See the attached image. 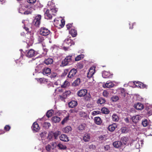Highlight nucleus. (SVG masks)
<instances>
[{
    "label": "nucleus",
    "instance_id": "1",
    "mask_svg": "<svg viewBox=\"0 0 152 152\" xmlns=\"http://www.w3.org/2000/svg\"><path fill=\"white\" fill-rule=\"evenodd\" d=\"M72 56H67L62 61L61 65L63 66H65L69 64V63H72L73 61L72 58Z\"/></svg>",
    "mask_w": 152,
    "mask_h": 152
},
{
    "label": "nucleus",
    "instance_id": "2",
    "mask_svg": "<svg viewBox=\"0 0 152 152\" xmlns=\"http://www.w3.org/2000/svg\"><path fill=\"white\" fill-rule=\"evenodd\" d=\"M39 33L41 35L45 37L49 35L50 33V31L46 27H43L40 28Z\"/></svg>",
    "mask_w": 152,
    "mask_h": 152
},
{
    "label": "nucleus",
    "instance_id": "3",
    "mask_svg": "<svg viewBox=\"0 0 152 152\" xmlns=\"http://www.w3.org/2000/svg\"><path fill=\"white\" fill-rule=\"evenodd\" d=\"M77 70L76 69L73 68L69 72L67 76V77L71 79L74 78L76 76Z\"/></svg>",
    "mask_w": 152,
    "mask_h": 152
},
{
    "label": "nucleus",
    "instance_id": "4",
    "mask_svg": "<svg viewBox=\"0 0 152 152\" xmlns=\"http://www.w3.org/2000/svg\"><path fill=\"white\" fill-rule=\"evenodd\" d=\"M41 16L40 15H38L36 16L35 19L34 20L33 23V24L36 27H39L40 23Z\"/></svg>",
    "mask_w": 152,
    "mask_h": 152
},
{
    "label": "nucleus",
    "instance_id": "5",
    "mask_svg": "<svg viewBox=\"0 0 152 152\" xmlns=\"http://www.w3.org/2000/svg\"><path fill=\"white\" fill-rule=\"evenodd\" d=\"M54 21L55 22V25L57 27L60 26L62 28L65 25V20L63 19H62L60 21L54 20Z\"/></svg>",
    "mask_w": 152,
    "mask_h": 152
},
{
    "label": "nucleus",
    "instance_id": "6",
    "mask_svg": "<svg viewBox=\"0 0 152 152\" xmlns=\"http://www.w3.org/2000/svg\"><path fill=\"white\" fill-rule=\"evenodd\" d=\"M35 55H36L35 51L32 49H30L28 51H27V53L26 54V57L29 58L34 56Z\"/></svg>",
    "mask_w": 152,
    "mask_h": 152
},
{
    "label": "nucleus",
    "instance_id": "7",
    "mask_svg": "<svg viewBox=\"0 0 152 152\" xmlns=\"http://www.w3.org/2000/svg\"><path fill=\"white\" fill-rule=\"evenodd\" d=\"M134 84L136 86L140 88H145L147 89V88L148 86L145 84L143 83L138 81H134L133 82Z\"/></svg>",
    "mask_w": 152,
    "mask_h": 152
},
{
    "label": "nucleus",
    "instance_id": "8",
    "mask_svg": "<svg viewBox=\"0 0 152 152\" xmlns=\"http://www.w3.org/2000/svg\"><path fill=\"white\" fill-rule=\"evenodd\" d=\"M45 10H46L44 14L45 18L48 19H51L53 15L52 14L50 10L48 9L46 10L44 9V11H45Z\"/></svg>",
    "mask_w": 152,
    "mask_h": 152
},
{
    "label": "nucleus",
    "instance_id": "9",
    "mask_svg": "<svg viewBox=\"0 0 152 152\" xmlns=\"http://www.w3.org/2000/svg\"><path fill=\"white\" fill-rule=\"evenodd\" d=\"M102 76L105 78H112L113 77V74L109 72L104 71L102 73Z\"/></svg>",
    "mask_w": 152,
    "mask_h": 152
},
{
    "label": "nucleus",
    "instance_id": "10",
    "mask_svg": "<svg viewBox=\"0 0 152 152\" xmlns=\"http://www.w3.org/2000/svg\"><path fill=\"white\" fill-rule=\"evenodd\" d=\"M87 91L86 89H81L78 91L77 94L80 97L85 96L87 93Z\"/></svg>",
    "mask_w": 152,
    "mask_h": 152
},
{
    "label": "nucleus",
    "instance_id": "11",
    "mask_svg": "<svg viewBox=\"0 0 152 152\" xmlns=\"http://www.w3.org/2000/svg\"><path fill=\"white\" fill-rule=\"evenodd\" d=\"M31 128L33 131L35 132H37L40 129L39 125L36 122L33 123Z\"/></svg>",
    "mask_w": 152,
    "mask_h": 152
},
{
    "label": "nucleus",
    "instance_id": "12",
    "mask_svg": "<svg viewBox=\"0 0 152 152\" xmlns=\"http://www.w3.org/2000/svg\"><path fill=\"white\" fill-rule=\"evenodd\" d=\"M141 116L137 115L135 116H132L131 118L132 121L134 123L136 124L140 120V119Z\"/></svg>",
    "mask_w": 152,
    "mask_h": 152
},
{
    "label": "nucleus",
    "instance_id": "13",
    "mask_svg": "<svg viewBox=\"0 0 152 152\" xmlns=\"http://www.w3.org/2000/svg\"><path fill=\"white\" fill-rule=\"evenodd\" d=\"M134 108L138 110H141L144 108L143 104L140 103H137L134 105Z\"/></svg>",
    "mask_w": 152,
    "mask_h": 152
},
{
    "label": "nucleus",
    "instance_id": "14",
    "mask_svg": "<svg viewBox=\"0 0 152 152\" xmlns=\"http://www.w3.org/2000/svg\"><path fill=\"white\" fill-rule=\"evenodd\" d=\"M53 61L52 58H48L45 60L43 62L44 64L47 65H51L53 63Z\"/></svg>",
    "mask_w": 152,
    "mask_h": 152
},
{
    "label": "nucleus",
    "instance_id": "15",
    "mask_svg": "<svg viewBox=\"0 0 152 152\" xmlns=\"http://www.w3.org/2000/svg\"><path fill=\"white\" fill-rule=\"evenodd\" d=\"M113 145L115 148H118L121 147L123 145V144L120 141H116L113 142Z\"/></svg>",
    "mask_w": 152,
    "mask_h": 152
},
{
    "label": "nucleus",
    "instance_id": "16",
    "mask_svg": "<svg viewBox=\"0 0 152 152\" xmlns=\"http://www.w3.org/2000/svg\"><path fill=\"white\" fill-rule=\"evenodd\" d=\"M77 104V102L76 101L74 100L71 101L68 103L69 107L71 108H74L76 107Z\"/></svg>",
    "mask_w": 152,
    "mask_h": 152
},
{
    "label": "nucleus",
    "instance_id": "17",
    "mask_svg": "<svg viewBox=\"0 0 152 152\" xmlns=\"http://www.w3.org/2000/svg\"><path fill=\"white\" fill-rule=\"evenodd\" d=\"M60 140L64 142H67L69 141V139L67 136L65 134H62L59 137Z\"/></svg>",
    "mask_w": 152,
    "mask_h": 152
},
{
    "label": "nucleus",
    "instance_id": "18",
    "mask_svg": "<svg viewBox=\"0 0 152 152\" xmlns=\"http://www.w3.org/2000/svg\"><path fill=\"white\" fill-rule=\"evenodd\" d=\"M119 94L121 95L122 97H125L126 96V90L124 88H120L118 90Z\"/></svg>",
    "mask_w": 152,
    "mask_h": 152
},
{
    "label": "nucleus",
    "instance_id": "19",
    "mask_svg": "<svg viewBox=\"0 0 152 152\" xmlns=\"http://www.w3.org/2000/svg\"><path fill=\"white\" fill-rule=\"evenodd\" d=\"M42 73L44 75L48 74L51 73V70L49 68H44L42 70Z\"/></svg>",
    "mask_w": 152,
    "mask_h": 152
},
{
    "label": "nucleus",
    "instance_id": "20",
    "mask_svg": "<svg viewBox=\"0 0 152 152\" xmlns=\"http://www.w3.org/2000/svg\"><path fill=\"white\" fill-rule=\"evenodd\" d=\"M117 127V125L115 124H113L109 126L108 129L110 132L113 131Z\"/></svg>",
    "mask_w": 152,
    "mask_h": 152
},
{
    "label": "nucleus",
    "instance_id": "21",
    "mask_svg": "<svg viewBox=\"0 0 152 152\" xmlns=\"http://www.w3.org/2000/svg\"><path fill=\"white\" fill-rule=\"evenodd\" d=\"M108 82V81H107L104 85L103 86V87L107 88H111L113 87L114 86V84L112 82Z\"/></svg>",
    "mask_w": 152,
    "mask_h": 152
},
{
    "label": "nucleus",
    "instance_id": "22",
    "mask_svg": "<svg viewBox=\"0 0 152 152\" xmlns=\"http://www.w3.org/2000/svg\"><path fill=\"white\" fill-rule=\"evenodd\" d=\"M69 33L73 37H75L77 35V30L75 29H71L69 31Z\"/></svg>",
    "mask_w": 152,
    "mask_h": 152
},
{
    "label": "nucleus",
    "instance_id": "23",
    "mask_svg": "<svg viewBox=\"0 0 152 152\" xmlns=\"http://www.w3.org/2000/svg\"><path fill=\"white\" fill-rule=\"evenodd\" d=\"M72 130V128L70 126H67L64 128L63 131V132L65 133H68L71 132Z\"/></svg>",
    "mask_w": 152,
    "mask_h": 152
},
{
    "label": "nucleus",
    "instance_id": "24",
    "mask_svg": "<svg viewBox=\"0 0 152 152\" xmlns=\"http://www.w3.org/2000/svg\"><path fill=\"white\" fill-rule=\"evenodd\" d=\"M94 121L95 123L97 125H100L102 122L101 119L99 117H95Z\"/></svg>",
    "mask_w": 152,
    "mask_h": 152
},
{
    "label": "nucleus",
    "instance_id": "25",
    "mask_svg": "<svg viewBox=\"0 0 152 152\" xmlns=\"http://www.w3.org/2000/svg\"><path fill=\"white\" fill-rule=\"evenodd\" d=\"M80 79L79 78H77L72 83V85L73 86H78L80 84Z\"/></svg>",
    "mask_w": 152,
    "mask_h": 152
},
{
    "label": "nucleus",
    "instance_id": "26",
    "mask_svg": "<svg viewBox=\"0 0 152 152\" xmlns=\"http://www.w3.org/2000/svg\"><path fill=\"white\" fill-rule=\"evenodd\" d=\"M60 118L57 116H54L52 118V121L55 123H58L60 121Z\"/></svg>",
    "mask_w": 152,
    "mask_h": 152
},
{
    "label": "nucleus",
    "instance_id": "27",
    "mask_svg": "<svg viewBox=\"0 0 152 152\" xmlns=\"http://www.w3.org/2000/svg\"><path fill=\"white\" fill-rule=\"evenodd\" d=\"M101 112L104 114H108L110 112L109 110L106 107H103L101 109Z\"/></svg>",
    "mask_w": 152,
    "mask_h": 152
},
{
    "label": "nucleus",
    "instance_id": "28",
    "mask_svg": "<svg viewBox=\"0 0 152 152\" xmlns=\"http://www.w3.org/2000/svg\"><path fill=\"white\" fill-rule=\"evenodd\" d=\"M84 96V100L85 101L89 102L90 101L91 99V95L88 94H86Z\"/></svg>",
    "mask_w": 152,
    "mask_h": 152
},
{
    "label": "nucleus",
    "instance_id": "29",
    "mask_svg": "<svg viewBox=\"0 0 152 152\" xmlns=\"http://www.w3.org/2000/svg\"><path fill=\"white\" fill-rule=\"evenodd\" d=\"M90 137L89 134H85L84 135L83 137V140L86 142H88L90 140Z\"/></svg>",
    "mask_w": 152,
    "mask_h": 152
},
{
    "label": "nucleus",
    "instance_id": "30",
    "mask_svg": "<svg viewBox=\"0 0 152 152\" xmlns=\"http://www.w3.org/2000/svg\"><path fill=\"white\" fill-rule=\"evenodd\" d=\"M41 83H45L48 82V79L44 78H40L37 79Z\"/></svg>",
    "mask_w": 152,
    "mask_h": 152
},
{
    "label": "nucleus",
    "instance_id": "31",
    "mask_svg": "<svg viewBox=\"0 0 152 152\" xmlns=\"http://www.w3.org/2000/svg\"><path fill=\"white\" fill-rule=\"evenodd\" d=\"M105 102V99L102 97H100L97 100V103L98 104H100L104 103Z\"/></svg>",
    "mask_w": 152,
    "mask_h": 152
},
{
    "label": "nucleus",
    "instance_id": "32",
    "mask_svg": "<svg viewBox=\"0 0 152 152\" xmlns=\"http://www.w3.org/2000/svg\"><path fill=\"white\" fill-rule=\"evenodd\" d=\"M128 140V138L126 137H122L121 138L120 142H122L123 145H126L127 142Z\"/></svg>",
    "mask_w": 152,
    "mask_h": 152
},
{
    "label": "nucleus",
    "instance_id": "33",
    "mask_svg": "<svg viewBox=\"0 0 152 152\" xmlns=\"http://www.w3.org/2000/svg\"><path fill=\"white\" fill-rule=\"evenodd\" d=\"M50 10L53 15H55L56 14L58 9L54 7L51 8V9H50Z\"/></svg>",
    "mask_w": 152,
    "mask_h": 152
},
{
    "label": "nucleus",
    "instance_id": "34",
    "mask_svg": "<svg viewBox=\"0 0 152 152\" xmlns=\"http://www.w3.org/2000/svg\"><path fill=\"white\" fill-rule=\"evenodd\" d=\"M84 56L83 54H81L77 56L75 58V61H78L81 59L83 58L84 57Z\"/></svg>",
    "mask_w": 152,
    "mask_h": 152
},
{
    "label": "nucleus",
    "instance_id": "35",
    "mask_svg": "<svg viewBox=\"0 0 152 152\" xmlns=\"http://www.w3.org/2000/svg\"><path fill=\"white\" fill-rule=\"evenodd\" d=\"M47 5L50 9L51 8H53L55 7V3L52 1H49L48 2Z\"/></svg>",
    "mask_w": 152,
    "mask_h": 152
},
{
    "label": "nucleus",
    "instance_id": "36",
    "mask_svg": "<svg viewBox=\"0 0 152 152\" xmlns=\"http://www.w3.org/2000/svg\"><path fill=\"white\" fill-rule=\"evenodd\" d=\"M53 113V111L52 110H49L47 113L46 116L49 118L52 116Z\"/></svg>",
    "mask_w": 152,
    "mask_h": 152
},
{
    "label": "nucleus",
    "instance_id": "37",
    "mask_svg": "<svg viewBox=\"0 0 152 152\" xmlns=\"http://www.w3.org/2000/svg\"><path fill=\"white\" fill-rule=\"evenodd\" d=\"M142 124L144 127H146L149 124V121L147 119H145L142 121Z\"/></svg>",
    "mask_w": 152,
    "mask_h": 152
},
{
    "label": "nucleus",
    "instance_id": "38",
    "mask_svg": "<svg viewBox=\"0 0 152 152\" xmlns=\"http://www.w3.org/2000/svg\"><path fill=\"white\" fill-rule=\"evenodd\" d=\"M71 92L69 91H65L63 94V97L64 99H66L68 96L71 94Z\"/></svg>",
    "mask_w": 152,
    "mask_h": 152
},
{
    "label": "nucleus",
    "instance_id": "39",
    "mask_svg": "<svg viewBox=\"0 0 152 152\" xmlns=\"http://www.w3.org/2000/svg\"><path fill=\"white\" fill-rule=\"evenodd\" d=\"M112 120L114 121H117L118 120V116L115 114H113L112 116Z\"/></svg>",
    "mask_w": 152,
    "mask_h": 152
},
{
    "label": "nucleus",
    "instance_id": "40",
    "mask_svg": "<svg viewBox=\"0 0 152 152\" xmlns=\"http://www.w3.org/2000/svg\"><path fill=\"white\" fill-rule=\"evenodd\" d=\"M58 147L59 148V149L61 150L66 149V147L65 145H63L61 143H59L58 144Z\"/></svg>",
    "mask_w": 152,
    "mask_h": 152
},
{
    "label": "nucleus",
    "instance_id": "41",
    "mask_svg": "<svg viewBox=\"0 0 152 152\" xmlns=\"http://www.w3.org/2000/svg\"><path fill=\"white\" fill-rule=\"evenodd\" d=\"M69 116H66L61 121V123L62 125L64 124L65 123H66L69 120Z\"/></svg>",
    "mask_w": 152,
    "mask_h": 152
},
{
    "label": "nucleus",
    "instance_id": "42",
    "mask_svg": "<svg viewBox=\"0 0 152 152\" xmlns=\"http://www.w3.org/2000/svg\"><path fill=\"white\" fill-rule=\"evenodd\" d=\"M60 133L59 132H53V138L55 139H56L58 136L60 134Z\"/></svg>",
    "mask_w": 152,
    "mask_h": 152
},
{
    "label": "nucleus",
    "instance_id": "43",
    "mask_svg": "<svg viewBox=\"0 0 152 152\" xmlns=\"http://www.w3.org/2000/svg\"><path fill=\"white\" fill-rule=\"evenodd\" d=\"M50 73L51 75L50 76V77L52 79H54L57 76V74L56 73L52 72Z\"/></svg>",
    "mask_w": 152,
    "mask_h": 152
},
{
    "label": "nucleus",
    "instance_id": "44",
    "mask_svg": "<svg viewBox=\"0 0 152 152\" xmlns=\"http://www.w3.org/2000/svg\"><path fill=\"white\" fill-rule=\"evenodd\" d=\"M53 137V132H49L48 137V139L50 140H51Z\"/></svg>",
    "mask_w": 152,
    "mask_h": 152
},
{
    "label": "nucleus",
    "instance_id": "45",
    "mask_svg": "<svg viewBox=\"0 0 152 152\" xmlns=\"http://www.w3.org/2000/svg\"><path fill=\"white\" fill-rule=\"evenodd\" d=\"M51 126V124L49 122H45L44 124V126L46 128L48 129Z\"/></svg>",
    "mask_w": 152,
    "mask_h": 152
},
{
    "label": "nucleus",
    "instance_id": "46",
    "mask_svg": "<svg viewBox=\"0 0 152 152\" xmlns=\"http://www.w3.org/2000/svg\"><path fill=\"white\" fill-rule=\"evenodd\" d=\"M85 126L84 124H81L78 127V129L80 130H83L84 129Z\"/></svg>",
    "mask_w": 152,
    "mask_h": 152
},
{
    "label": "nucleus",
    "instance_id": "47",
    "mask_svg": "<svg viewBox=\"0 0 152 152\" xmlns=\"http://www.w3.org/2000/svg\"><path fill=\"white\" fill-rule=\"evenodd\" d=\"M112 99L113 102H115L119 99V97L117 96H113L112 97Z\"/></svg>",
    "mask_w": 152,
    "mask_h": 152
},
{
    "label": "nucleus",
    "instance_id": "48",
    "mask_svg": "<svg viewBox=\"0 0 152 152\" xmlns=\"http://www.w3.org/2000/svg\"><path fill=\"white\" fill-rule=\"evenodd\" d=\"M11 128L10 126L9 125H6L4 127V130L6 131H8L10 130Z\"/></svg>",
    "mask_w": 152,
    "mask_h": 152
},
{
    "label": "nucleus",
    "instance_id": "49",
    "mask_svg": "<svg viewBox=\"0 0 152 152\" xmlns=\"http://www.w3.org/2000/svg\"><path fill=\"white\" fill-rule=\"evenodd\" d=\"M37 40L39 43H41L43 41L44 39L42 37L39 36L38 37Z\"/></svg>",
    "mask_w": 152,
    "mask_h": 152
},
{
    "label": "nucleus",
    "instance_id": "50",
    "mask_svg": "<svg viewBox=\"0 0 152 152\" xmlns=\"http://www.w3.org/2000/svg\"><path fill=\"white\" fill-rule=\"evenodd\" d=\"M101 112L99 111H94L92 113V115H95L97 114H100Z\"/></svg>",
    "mask_w": 152,
    "mask_h": 152
},
{
    "label": "nucleus",
    "instance_id": "51",
    "mask_svg": "<svg viewBox=\"0 0 152 152\" xmlns=\"http://www.w3.org/2000/svg\"><path fill=\"white\" fill-rule=\"evenodd\" d=\"M93 68L91 67L89 69V72L94 75L95 72V69H94Z\"/></svg>",
    "mask_w": 152,
    "mask_h": 152
},
{
    "label": "nucleus",
    "instance_id": "52",
    "mask_svg": "<svg viewBox=\"0 0 152 152\" xmlns=\"http://www.w3.org/2000/svg\"><path fill=\"white\" fill-rule=\"evenodd\" d=\"M109 95V93L106 91H104L103 92V95L104 96L107 97Z\"/></svg>",
    "mask_w": 152,
    "mask_h": 152
},
{
    "label": "nucleus",
    "instance_id": "53",
    "mask_svg": "<svg viewBox=\"0 0 152 152\" xmlns=\"http://www.w3.org/2000/svg\"><path fill=\"white\" fill-rule=\"evenodd\" d=\"M32 11H31L30 10H26L24 12V14L25 15H28L30 14H31Z\"/></svg>",
    "mask_w": 152,
    "mask_h": 152
},
{
    "label": "nucleus",
    "instance_id": "54",
    "mask_svg": "<svg viewBox=\"0 0 152 152\" xmlns=\"http://www.w3.org/2000/svg\"><path fill=\"white\" fill-rule=\"evenodd\" d=\"M51 146L50 145H48L46 146L45 148L48 151H49L50 150Z\"/></svg>",
    "mask_w": 152,
    "mask_h": 152
},
{
    "label": "nucleus",
    "instance_id": "55",
    "mask_svg": "<svg viewBox=\"0 0 152 152\" xmlns=\"http://www.w3.org/2000/svg\"><path fill=\"white\" fill-rule=\"evenodd\" d=\"M73 23H68L66 25V27L68 29H69L72 26V24Z\"/></svg>",
    "mask_w": 152,
    "mask_h": 152
},
{
    "label": "nucleus",
    "instance_id": "56",
    "mask_svg": "<svg viewBox=\"0 0 152 152\" xmlns=\"http://www.w3.org/2000/svg\"><path fill=\"white\" fill-rule=\"evenodd\" d=\"M93 75V74H92L91 73H90L88 72L87 74V77L89 78H90L92 77Z\"/></svg>",
    "mask_w": 152,
    "mask_h": 152
},
{
    "label": "nucleus",
    "instance_id": "57",
    "mask_svg": "<svg viewBox=\"0 0 152 152\" xmlns=\"http://www.w3.org/2000/svg\"><path fill=\"white\" fill-rule=\"evenodd\" d=\"M27 1L29 3L33 4L36 2V0H27Z\"/></svg>",
    "mask_w": 152,
    "mask_h": 152
},
{
    "label": "nucleus",
    "instance_id": "58",
    "mask_svg": "<svg viewBox=\"0 0 152 152\" xmlns=\"http://www.w3.org/2000/svg\"><path fill=\"white\" fill-rule=\"evenodd\" d=\"M24 28L26 30V31L27 32V33H29L30 32L29 31V29L28 28L24 26Z\"/></svg>",
    "mask_w": 152,
    "mask_h": 152
},
{
    "label": "nucleus",
    "instance_id": "59",
    "mask_svg": "<svg viewBox=\"0 0 152 152\" xmlns=\"http://www.w3.org/2000/svg\"><path fill=\"white\" fill-rule=\"evenodd\" d=\"M65 42H66V43H71L72 42V40L70 39H66L65 40Z\"/></svg>",
    "mask_w": 152,
    "mask_h": 152
},
{
    "label": "nucleus",
    "instance_id": "60",
    "mask_svg": "<svg viewBox=\"0 0 152 152\" xmlns=\"http://www.w3.org/2000/svg\"><path fill=\"white\" fill-rule=\"evenodd\" d=\"M105 135H104L103 136L102 135H101L99 136V138L100 140H104V137H105Z\"/></svg>",
    "mask_w": 152,
    "mask_h": 152
},
{
    "label": "nucleus",
    "instance_id": "61",
    "mask_svg": "<svg viewBox=\"0 0 152 152\" xmlns=\"http://www.w3.org/2000/svg\"><path fill=\"white\" fill-rule=\"evenodd\" d=\"M124 150L125 151L124 152H130V149H128L127 150V148L125 147L124 148Z\"/></svg>",
    "mask_w": 152,
    "mask_h": 152
},
{
    "label": "nucleus",
    "instance_id": "62",
    "mask_svg": "<svg viewBox=\"0 0 152 152\" xmlns=\"http://www.w3.org/2000/svg\"><path fill=\"white\" fill-rule=\"evenodd\" d=\"M124 121L126 123H129V119L128 117H126L125 118Z\"/></svg>",
    "mask_w": 152,
    "mask_h": 152
},
{
    "label": "nucleus",
    "instance_id": "63",
    "mask_svg": "<svg viewBox=\"0 0 152 152\" xmlns=\"http://www.w3.org/2000/svg\"><path fill=\"white\" fill-rule=\"evenodd\" d=\"M5 133V131L3 130H0V135L2 134Z\"/></svg>",
    "mask_w": 152,
    "mask_h": 152
},
{
    "label": "nucleus",
    "instance_id": "64",
    "mask_svg": "<svg viewBox=\"0 0 152 152\" xmlns=\"http://www.w3.org/2000/svg\"><path fill=\"white\" fill-rule=\"evenodd\" d=\"M45 134V133H44V132H41V133L39 134H40V135L42 137H43V136L44 135V134Z\"/></svg>",
    "mask_w": 152,
    "mask_h": 152
}]
</instances>
